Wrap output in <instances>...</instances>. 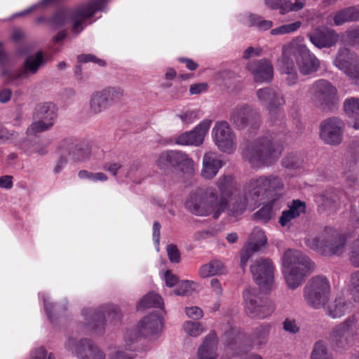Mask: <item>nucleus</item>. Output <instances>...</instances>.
Listing matches in <instances>:
<instances>
[{
  "instance_id": "obj_34",
  "label": "nucleus",
  "mask_w": 359,
  "mask_h": 359,
  "mask_svg": "<svg viewBox=\"0 0 359 359\" xmlns=\"http://www.w3.org/2000/svg\"><path fill=\"white\" fill-rule=\"evenodd\" d=\"M256 206L255 204L250 201V199L243 193V196H238L237 198L231 203L229 204L227 199L228 215L234 217L241 215L247 208L253 209Z\"/></svg>"
},
{
  "instance_id": "obj_15",
  "label": "nucleus",
  "mask_w": 359,
  "mask_h": 359,
  "mask_svg": "<svg viewBox=\"0 0 359 359\" xmlns=\"http://www.w3.org/2000/svg\"><path fill=\"white\" fill-rule=\"evenodd\" d=\"M330 285L327 279L323 276H315L306 284L304 289V297L308 304L314 309L325 305L329 298Z\"/></svg>"
},
{
  "instance_id": "obj_52",
  "label": "nucleus",
  "mask_w": 359,
  "mask_h": 359,
  "mask_svg": "<svg viewBox=\"0 0 359 359\" xmlns=\"http://www.w3.org/2000/svg\"><path fill=\"white\" fill-rule=\"evenodd\" d=\"M140 174L139 166L137 163L125 165L123 170H122V177L129 179L133 182L140 183V180L137 179V176Z\"/></svg>"
},
{
  "instance_id": "obj_10",
  "label": "nucleus",
  "mask_w": 359,
  "mask_h": 359,
  "mask_svg": "<svg viewBox=\"0 0 359 359\" xmlns=\"http://www.w3.org/2000/svg\"><path fill=\"white\" fill-rule=\"evenodd\" d=\"M283 188V182L276 175L259 176L251 179L245 186L243 193L257 205L259 197L263 198L276 196Z\"/></svg>"
},
{
  "instance_id": "obj_41",
  "label": "nucleus",
  "mask_w": 359,
  "mask_h": 359,
  "mask_svg": "<svg viewBox=\"0 0 359 359\" xmlns=\"http://www.w3.org/2000/svg\"><path fill=\"white\" fill-rule=\"evenodd\" d=\"M123 347L109 346L107 349V359H134L135 354L133 353L135 350L132 343V349L130 350L124 341Z\"/></svg>"
},
{
  "instance_id": "obj_57",
  "label": "nucleus",
  "mask_w": 359,
  "mask_h": 359,
  "mask_svg": "<svg viewBox=\"0 0 359 359\" xmlns=\"http://www.w3.org/2000/svg\"><path fill=\"white\" fill-rule=\"evenodd\" d=\"M124 165V164L119 161H112L106 163L103 165V169L111 173L113 176L119 175V176L122 177V170H123Z\"/></svg>"
},
{
  "instance_id": "obj_14",
  "label": "nucleus",
  "mask_w": 359,
  "mask_h": 359,
  "mask_svg": "<svg viewBox=\"0 0 359 359\" xmlns=\"http://www.w3.org/2000/svg\"><path fill=\"white\" fill-rule=\"evenodd\" d=\"M65 349L79 359H105L107 354L91 339L67 335Z\"/></svg>"
},
{
  "instance_id": "obj_7",
  "label": "nucleus",
  "mask_w": 359,
  "mask_h": 359,
  "mask_svg": "<svg viewBox=\"0 0 359 359\" xmlns=\"http://www.w3.org/2000/svg\"><path fill=\"white\" fill-rule=\"evenodd\" d=\"M282 54L296 61L299 72L304 75H308L316 72L320 66V62L304 43L302 36L294 38L290 42L282 47Z\"/></svg>"
},
{
  "instance_id": "obj_4",
  "label": "nucleus",
  "mask_w": 359,
  "mask_h": 359,
  "mask_svg": "<svg viewBox=\"0 0 359 359\" xmlns=\"http://www.w3.org/2000/svg\"><path fill=\"white\" fill-rule=\"evenodd\" d=\"M281 261L283 276L287 287L292 290L298 287L313 269L310 259L297 250H287Z\"/></svg>"
},
{
  "instance_id": "obj_62",
  "label": "nucleus",
  "mask_w": 359,
  "mask_h": 359,
  "mask_svg": "<svg viewBox=\"0 0 359 359\" xmlns=\"http://www.w3.org/2000/svg\"><path fill=\"white\" fill-rule=\"evenodd\" d=\"M22 148L27 154L37 153L38 154L42 156L46 153L45 147L36 143L31 144V145L28 147V143L25 142L23 143Z\"/></svg>"
},
{
  "instance_id": "obj_43",
  "label": "nucleus",
  "mask_w": 359,
  "mask_h": 359,
  "mask_svg": "<svg viewBox=\"0 0 359 359\" xmlns=\"http://www.w3.org/2000/svg\"><path fill=\"white\" fill-rule=\"evenodd\" d=\"M243 337L241 340H236L234 337V350L241 353V355H236L235 357H240L241 359H262V357L258 354H247L248 352L252 348V345L245 344V335L241 331Z\"/></svg>"
},
{
  "instance_id": "obj_12",
  "label": "nucleus",
  "mask_w": 359,
  "mask_h": 359,
  "mask_svg": "<svg viewBox=\"0 0 359 359\" xmlns=\"http://www.w3.org/2000/svg\"><path fill=\"white\" fill-rule=\"evenodd\" d=\"M245 310L252 318L264 319L270 316L275 310L273 302L262 295L256 288L248 287L243 293Z\"/></svg>"
},
{
  "instance_id": "obj_35",
  "label": "nucleus",
  "mask_w": 359,
  "mask_h": 359,
  "mask_svg": "<svg viewBox=\"0 0 359 359\" xmlns=\"http://www.w3.org/2000/svg\"><path fill=\"white\" fill-rule=\"evenodd\" d=\"M239 20L249 27H255L259 31H266L273 27V22L264 20L261 15L246 13L240 16Z\"/></svg>"
},
{
  "instance_id": "obj_29",
  "label": "nucleus",
  "mask_w": 359,
  "mask_h": 359,
  "mask_svg": "<svg viewBox=\"0 0 359 359\" xmlns=\"http://www.w3.org/2000/svg\"><path fill=\"white\" fill-rule=\"evenodd\" d=\"M359 20V8L349 7L327 17V23L330 25L340 26L346 22Z\"/></svg>"
},
{
  "instance_id": "obj_19",
  "label": "nucleus",
  "mask_w": 359,
  "mask_h": 359,
  "mask_svg": "<svg viewBox=\"0 0 359 359\" xmlns=\"http://www.w3.org/2000/svg\"><path fill=\"white\" fill-rule=\"evenodd\" d=\"M333 65L359 86V56L346 48H340L333 60Z\"/></svg>"
},
{
  "instance_id": "obj_3",
  "label": "nucleus",
  "mask_w": 359,
  "mask_h": 359,
  "mask_svg": "<svg viewBox=\"0 0 359 359\" xmlns=\"http://www.w3.org/2000/svg\"><path fill=\"white\" fill-rule=\"evenodd\" d=\"M234 336L236 340H241L243 337V334L238 327L229 325V329L225 330L223 335L224 340V352L219 355V338L216 332L211 330L205 336L198 347L196 351L198 359H231L236 355H241L240 352L234 350Z\"/></svg>"
},
{
  "instance_id": "obj_61",
  "label": "nucleus",
  "mask_w": 359,
  "mask_h": 359,
  "mask_svg": "<svg viewBox=\"0 0 359 359\" xmlns=\"http://www.w3.org/2000/svg\"><path fill=\"white\" fill-rule=\"evenodd\" d=\"M77 61L79 63H88L93 62L99 66H104L105 62L102 60L97 58L93 54H81L77 56Z\"/></svg>"
},
{
  "instance_id": "obj_6",
  "label": "nucleus",
  "mask_w": 359,
  "mask_h": 359,
  "mask_svg": "<svg viewBox=\"0 0 359 359\" xmlns=\"http://www.w3.org/2000/svg\"><path fill=\"white\" fill-rule=\"evenodd\" d=\"M281 152L280 144L268 137H260L248 145L245 157L253 168H260L273 164Z\"/></svg>"
},
{
  "instance_id": "obj_49",
  "label": "nucleus",
  "mask_w": 359,
  "mask_h": 359,
  "mask_svg": "<svg viewBox=\"0 0 359 359\" xmlns=\"http://www.w3.org/2000/svg\"><path fill=\"white\" fill-rule=\"evenodd\" d=\"M273 203L274 202L272 201L255 212L254 213L255 219L263 223H267L271 219L273 214Z\"/></svg>"
},
{
  "instance_id": "obj_17",
  "label": "nucleus",
  "mask_w": 359,
  "mask_h": 359,
  "mask_svg": "<svg viewBox=\"0 0 359 359\" xmlns=\"http://www.w3.org/2000/svg\"><path fill=\"white\" fill-rule=\"evenodd\" d=\"M36 117L38 120L33 122L27 130L29 136L50 129L56 122L57 108L50 102L39 104L36 107Z\"/></svg>"
},
{
  "instance_id": "obj_31",
  "label": "nucleus",
  "mask_w": 359,
  "mask_h": 359,
  "mask_svg": "<svg viewBox=\"0 0 359 359\" xmlns=\"http://www.w3.org/2000/svg\"><path fill=\"white\" fill-rule=\"evenodd\" d=\"M306 205L299 200H294L289 205L287 210H284L279 219V223L283 227L290 226L292 219L298 217L304 212Z\"/></svg>"
},
{
  "instance_id": "obj_46",
  "label": "nucleus",
  "mask_w": 359,
  "mask_h": 359,
  "mask_svg": "<svg viewBox=\"0 0 359 359\" xmlns=\"http://www.w3.org/2000/svg\"><path fill=\"white\" fill-rule=\"evenodd\" d=\"M337 195L332 191H326L316 197V202L322 210L332 208L337 203Z\"/></svg>"
},
{
  "instance_id": "obj_9",
  "label": "nucleus",
  "mask_w": 359,
  "mask_h": 359,
  "mask_svg": "<svg viewBox=\"0 0 359 359\" xmlns=\"http://www.w3.org/2000/svg\"><path fill=\"white\" fill-rule=\"evenodd\" d=\"M7 60L8 57L6 53L0 51V64L3 67L1 76L8 83H15L18 79L25 78L36 74L41 67L52 60V55L42 50H39L28 55L19 73H14L4 67L6 65Z\"/></svg>"
},
{
  "instance_id": "obj_54",
  "label": "nucleus",
  "mask_w": 359,
  "mask_h": 359,
  "mask_svg": "<svg viewBox=\"0 0 359 359\" xmlns=\"http://www.w3.org/2000/svg\"><path fill=\"white\" fill-rule=\"evenodd\" d=\"M265 6L271 10H278L280 14L288 13L289 0H264Z\"/></svg>"
},
{
  "instance_id": "obj_39",
  "label": "nucleus",
  "mask_w": 359,
  "mask_h": 359,
  "mask_svg": "<svg viewBox=\"0 0 359 359\" xmlns=\"http://www.w3.org/2000/svg\"><path fill=\"white\" fill-rule=\"evenodd\" d=\"M267 243V238L265 235L264 231L258 228L255 227L247 242V249L252 252H258Z\"/></svg>"
},
{
  "instance_id": "obj_32",
  "label": "nucleus",
  "mask_w": 359,
  "mask_h": 359,
  "mask_svg": "<svg viewBox=\"0 0 359 359\" xmlns=\"http://www.w3.org/2000/svg\"><path fill=\"white\" fill-rule=\"evenodd\" d=\"M39 297L43 302V308L45 313L53 325H57V319L60 318V315L65 312L66 307H60L57 304L53 305L50 302L49 294L46 292H39Z\"/></svg>"
},
{
  "instance_id": "obj_56",
  "label": "nucleus",
  "mask_w": 359,
  "mask_h": 359,
  "mask_svg": "<svg viewBox=\"0 0 359 359\" xmlns=\"http://www.w3.org/2000/svg\"><path fill=\"white\" fill-rule=\"evenodd\" d=\"M29 359H55L53 353H48L43 346L33 348L29 355Z\"/></svg>"
},
{
  "instance_id": "obj_24",
  "label": "nucleus",
  "mask_w": 359,
  "mask_h": 359,
  "mask_svg": "<svg viewBox=\"0 0 359 359\" xmlns=\"http://www.w3.org/2000/svg\"><path fill=\"white\" fill-rule=\"evenodd\" d=\"M311 98L320 105H328L333 102L337 89L327 81L320 79L316 81L309 92Z\"/></svg>"
},
{
  "instance_id": "obj_42",
  "label": "nucleus",
  "mask_w": 359,
  "mask_h": 359,
  "mask_svg": "<svg viewBox=\"0 0 359 359\" xmlns=\"http://www.w3.org/2000/svg\"><path fill=\"white\" fill-rule=\"evenodd\" d=\"M164 306L162 297L157 293L151 292L144 295L137 305L138 311L151 307L163 308Z\"/></svg>"
},
{
  "instance_id": "obj_47",
  "label": "nucleus",
  "mask_w": 359,
  "mask_h": 359,
  "mask_svg": "<svg viewBox=\"0 0 359 359\" xmlns=\"http://www.w3.org/2000/svg\"><path fill=\"white\" fill-rule=\"evenodd\" d=\"M175 117L181 121L184 126H189L200 118L199 112L195 109H184L177 113Z\"/></svg>"
},
{
  "instance_id": "obj_26",
  "label": "nucleus",
  "mask_w": 359,
  "mask_h": 359,
  "mask_svg": "<svg viewBox=\"0 0 359 359\" xmlns=\"http://www.w3.org/2000/svg\"><path fill=\"white\" fill-rule=\"evenodd\" d=\"M308 36L310 41L319 48H330L335 45L339 38L334 29L325 27L315 28Z\"/></svg>"
},
{
  "instance_id": "obj_13",
  "label": "nucleus",
  "mask_w": 359,
  "mask_h": 359,
  "mask_svg": "<svg viewBox=\"0 0 359 359\" xmlns=\"http://www.w3.org/2000/svg\"><path fill=\"white\" fill-rule=\"evenodd\" d=\"M346 238L339 236L331 229H325L320 236L308 238L306 245L319 253L327 256L339 253L342 251Z\"/></svg>"
},
{
  "instance_id": "obj_38",
  "label": "nucleus",
  "mask_w": 359,
  "mask_h": 359,
  "mask_svg": "<svg viewBox=\"0 0 359 359\" xmlns=\"http://www.w3.org/2000/svg\"><path fill=\"white\" fill-rule=\"evenodd\" d=\"M225 273L223 263L218 259H212L203 264L198 269V275L202 278L222 275Z\"/></svg>"
},
{
  "instance_id": "obj_63",
  "label": "nucleus",
  "mask_w": 359,
  "mask_h": 359,
  "mask_svg": "<svg viewBox=\"0 0 359 359\" xmlns=\"http://www.w3.org/2000/svg\"><path fill=\"white\" fill-rule=\"evenodd\" d=\"M163 280L165 285L169 287L177 285V284L180 282L178 281L177 277L174 275L170 270H166L163 272Z\"/></svg>"
},
{
  "instance_id": "obj_55",
  "label": "nucleus",
  "mask_w": 359,
  "mask_h": 359,
  "mask_svg": "<svg viewBox=\"0 0 359 359\" xmlns=\"http://www.w3.org/2000/svg\"><path fill=\"white\" fill-rule=\"evenodd\" d=\"M194 285L193 281L182 280L180 281L176 288L174 290L173 293L178 296L188 295L191 293L193 290L192 286Z\"/></svg>"
},
{
  "instance_id": "obj_2",
  "label": "nucleus",
  "mask_w": 359,
  "mask_h": 359,
  "mask_svg": "<svg viewBox=\"0 0 359 359\" xmlns=\"http://www.w3.org/2000/svg\"><path fill=\"white\" fill-rule=\"evenodd\" d=\"M112 0H87L74 8L58 10L51 19L47 20L41 16L36 19L37 23L47 22L53 29H59L68 22H72V32L78 35L86 26V22L98 13L107 12L108 5Z\"/></svg>"
},
{
  "instance_id": "obj_40",
  "label": "nucleus",
  "mask_w": 359,
  "mask_h": 359,
  "mask_svg": "<svg viewBox=\"0 0 359 359\" xmlns=\"http://www.w3.org/2000/svg\"><path fill=\"white\" fill-rule=\"evenodd\" d=\"M270 330L269 324H262L256 327L250 335L251 344L250 345L259 348L265 344L268 340Z\"/></svg>"
},
{
  "instance_id": "obj_8",
  "label": "nucleus",
  "mask_w": 359,
  "mask_h": 359,
  "mask_svg": "<svg viewBox=\"0 0 359 359\" xmlns=\"http://www.w3.org/2000/svg\"><path fill=\"white\" fill-rule=\"evenodd\" d=\"M358 336L359 319L352 315L332 329L329 340L335 351L342 352L352 348Z\"/></svg>"
},
{
  "instance_id": "obj_23",
  "label": "nucleus",
  "mask_w": 359,
  "mask_h": 359,
  "mask_svg": "<svg viewBox=\"0 0 359 359\" xmlns=\"http://www.w3.org/2000/svg\"><path fill=\"white\" fill-rule=\"evenodd\" d=\"M211 125L210 119H203L191 130L184 132L177 136L175 142L182 146L198 147L203 143Z\"/></svg>"
},
{
  "instance_id": "obj_25",
  "label": "nucleus",
  "mask_w": 359,
  "mask_h": 359,
  "mask_svg": "<svg viewBox=\"0 0 359 359\" xmlns=\"http://www.w3.org/2000/svg\"><path fill=\"white\" fill-rule=\"evenodd\" d=\"M255 82L269 83L273 77V67L270 60L264 58L250 61L246 66Z\"/></svg>"
},
{
  "instance_id": "obj_30",
  "label": "nucleus",
  "mask_w": 359,
  "mask_h": 359,
  "mask_svg": "<svg viewBox=\"0 0 359 359\" xmlns=\"http://www.w3.org/2000/svg\"><path fill=\"white\" fill-rule=\"evenodd\" d=\"M69 159L76 162H84L90 158L97 159L92 149L85 144H72L67 149Z\"/></svg>"
},
{
  "instance_id": "obj_5",
  "label": "nucleus",
  "mask_w": 359,
  "mask_h": 359,
  "mask_svg": "<svg viewBox=\"0 0 359 359\" xmlns=\"http://www.w3.org/2000/svg\"><path fill=\"white\" fill-rule=\"evenodd\" d=\"M83 321L79 324V328L85 333L101 335L104 332L106 317L111 318L114 324L119 321L121 314L117 306L106 304L99 307L84 308L81 311Z\"/></svg>"
},
{
  "instance_id": "obj_18",
  "label": "nucleus",
  "mask_w": 359,
  "mask_h": 359,
  "mask_svg": "<svg viewBox=\"0 0 359 359\" xmlns=\"http://www.w3.org/2000/svg\"><path fill=\"white\" fill-rule=\"evenodd\" d=\"M256 95L260 104L267 107L271 123H276V120H273V118H277V121L282 123L283 114L280 107L285 103L283 96L275 89L269 87L258 89Z\"/></svg>"
},
{
  "instance_id": "obj_59",
  "label": "nucleus",
  "mask_w": 359,
  "mask_h": 359,
  "mask_svg": "<svg viewBox=\"0 0 359 359\" xmlns=\"http://www.w3.org/2000/svg\"><path fill=\"white\" fill-rule=\"evenodd\" d=\"M344 40L348 43L355 46L359 44V26L348 29L344 35Z\"/></svg>"
},
{
  "instance_id": "obj_64",
  "label": "nucleus",
  "mask_w": 359,
  "mask_h": 359,
  "mask_svg": "<svg viewBox=\"0 0 359 359\" xmlns=\"http://www.w3.org/2000/svg\"><path fill=\"white\" fill-rule=\"evenodd\" d=\"M186 314L189 318L198 320L203 317V312L202 309L198 306H191L186 308Z\"/></svg>"
},
{
  "instance_id": "obj_27",
  "label": "nucleus",
  "mask_w": 359,
  "mask_h": 359,
  "mask_svg": "<svg viewBox=\"0 0 359 359\" xmlns=\"http://www.w3.org/2000/svg\"><path fill=\"white\" fill-rule=\"evenodd\" d=\"M354 305L350 300L338 297L325 306V313L332 319L340 318L353 311Z\"/></svg>"
},
{
  "instance_id": "obj_50",
  "label": "nucleus",
  "mask_w": 359,
  "mask_h": 359,
  "mask_svg": "<svg viewBox=\"0 0 359 359\" xmlns=\"http://www.w3.org/2000/svg\"><path fill=\"white\" fill-rule=\"evenodd\" d=\"M302 26L300 21H296L290 24L283 25L278 27L271 29L270 34L273 36L291 34L297 31Z\"/></svg>"
},
{
  "instance_id": "obj_20",
  "label": "nucleus",
  "mask_w": 359,
  "mask_h": 359,
  "mask_svg": "<svg viewBox=\"0 0 359 359\" xmlns=\"http://www.w3.org/2000/svg\"><path fill=\"white\" fill-rule=\"evenodd\" d=\"M255 282L264 290H271L274 283L275 266L269 258H259L250 266Z\"/></svg>"
},
{
  "instance_id": "obj_45",
  "label": "nucleus",
  "mask_w": 359,
  "mask_h": 359,
  "mask_svg": "<svg viewBox=\"0 0 359 359\" xmlns=\"http://www.w3.org/2000/svg\"><path fill=\"white\" fill-rule=\"evenodd\" d=\"M310 358L311 359H333V355L328 351L326 344L319 340L314 344Z\"/></svg>"
},
{
  "instance_id": "obj_53",
  "label": "nucleus",
  "mask_w": 359,
  "mask_h": 359,
  "mask_svg": "<svg viewBox=\"0 0 359 359\" xmlns=\"http://www.w3.org/2000/svg\"><path fill=\"white\" fill-rule=\"evenodd\" d=\"M78 175L80 179H86L93 182H105L108 180V177L104 172H91L86 170H80Z\"/></svg>"
},
{
  "instance_id": "obj_11",
  "label": "nucleus",
  "mask_w": 359,
  "mask_h": 359,
  "mask_svg": "<svg viewBox=\"0 0 359 359\" xmlns=\"http://www.w3.org/2000/svg\"><path fill=\"white\" fill-rule=\"evenodd\" d=\"M163 327L161 317L156 313H150L143 318L135 329H128L126 331L123 338L126 346L131 350L132 343H135L140 337L151 341L158 339L161 334Z\"/></svg>"
},
{
  "instance_id": "obj_21",
  "label": "nucleus",
  "mask_w": 359,
  "mask_h": 359,
  "mask_svg": "<svg viewBox=\"0 0 359 359\" xmlns=\"http://www.w3.org/2000/svg\"><path fill=\"white\" fill-rule=\"evenodd\" d=\"M212 136L215 145L221 151L231 154L236 150V136L226 121H217L212 128Z\"/></svg>"
},
{
  "instance_id": "obj_48",
  "label": "nucleus",
  "mask_w": 359,
  "mask_h": 359,
  "mask_svg": "<svg viewBox=\"0 0 359 359\" xmlns=\"http://www.w3.org/2000/svg\"><path fill=\"white\" fill-rule=\"evenodd\" d=\"M108 103L111 107L113 104L121 100L124 96V90L118 86L109 87L102 90Z\"/></svg>"
},
{
  "instance_id": "obj_44",
  "label": "nucleus",
  "mask_w": 359,
  "mask_h": 359,
  "mask_svg": "<svg viewBox=\"0 0 359 359\" xmlns=\"http://www.w3.org/2000/svg\"><path fill=\"white\" fill-rule=\"evenodd\" d=\"M345 114L354 121H359V97H351L344 102Z\"/></svg>"
},
{
  "instance_id": "obj_37",
  "label": "nucleus",
  "mask_w": 359,
  "mask_h": 359,
  "mask_svg": "<svg viewBox=\"0 0 359 359\" xmlns=\"http://www.w3.org/2000/svg\"><path fill=\"white\" fill-rule=\"evenodd\" d=\"M110 107L102 90L93 92L89 100V109L93 114H98Z\"/></svg>"
},
{
  "instance_id": "obj_58",
  "label": "nucleus",
  "mask_w": 359,
  "mask_h": 359,
  "mask_svg": "<svg viewBox=\"0 0 359 359\" xmlns=\"http://www.w3.org/2000/svg\"><path fill=\"white\" fill-rule=\"evenodd\" d=\"M302 163V160L297 154H290L283 160V165L288 169L299 168Z\"/></svg>"
},
{
  "instance_id": "obj_36",
  "label": "nucleus",
  "mask_w": 359,
  "mask_h": 359,
  "mask_svg": "<svg viewBox=\"0 0 359 359\" xmlns=\"http://www.w3.org/2000/svg\"><path fill=\"white\" fill-rule=\"evenodd\" d=\"M169 153L172 167L181 165L183 172L188 174L194 172V162L187 154L176 150H169Z\"/></svg>"
},
{
  "instance_id": "obj_22",
  "label": "nucleus",
  "mask_w": 359,
  "mask_h": 359,
  "mask_svg": "<svg viewBox=\"0 0 359 359\" xmlns=\"http://www.w3.org/2000/svg\"><path fill=\"white\" fill-rule=\"evenodd\" d=\"M344 123L337 117L324 120L320 126V137L327 144L337 146L343 140Z\"/></svg>"
},
{
  "instance_id": "obj_51",
  "label": "nucleus",
  "mask_w": 359,
  "mask_h": 359,
  "mask_svg": "<svg viewBox=\"0 0 359 359\" xmlns=\"http://www.w3.org/2000/svg\"><path fill=\"white\" fill-rule=\"evenodd\" d=\"M183 329L189 336L192 337H197L204 332V328L200 323L190 320L184 323Z\"/></svg>"
},
{
  "instance_id": "obj_28",
  "label": "nucleus",
  "mask_w": 359,
  "mask_h": 359,
  "mask_svg": "<svg viewBox=\"0 0 359 359\" xmlns=\"http://www.w3.org/2000/svg\"><path fill=\"white\" fill-rule=\"evenodd\" d=\"M223 165L217 153L212 151L205 153L203 157L202 177L206 180L214 178Z\"/></svg>"
},
{
  "instance_id": "obj_16",
  "label": "nucleus",
  "mask_w": 359,
  "mask_h": 359,
  "mask_svg": "<svg viewBox=\"0 0 359 359\" xmlns=\"http://www.w3.org/2000/svg\"><path fill=\"white\" fill-rule=\"evenodd\" d=\"M229 120L238 130L248 129L250 134L259 128L260 116L248 104H239L230 111Z\"/></svg>"
},
{
  "instance_id": "obj_33",
  "label": "nucleus",
  "mask_w": 359,
  "mask_h": 359,
  "mask_svg": "<svg viewBox=\"0 0 359 359\" xmlns=\"http://www.w3.org/2000/svg\"><path fill=\"white\" fill-rule=\"evenodd\" d=\"M278 69L282 74H287L285 81L288 86H293L297 83L298 75L293 58H289L283 56L278 62Z\"/></svg>"
},
{
  "instance_id": "obj_60",
  "label": "nucleus",
  "mask_w": 359,
  "mask_h": 359,
  "mask_svg": "<svg viewBox=\"0 0 359 359\" xmlns=\"http://www.w3.org/2000/svg\"><path fill=\"white\" fill-rule=\"evenodd\" d=\"M170 156L169 150L160 154L156 161V164L161 170H165L169 169L170 167H172L171 160H170Z\"/></svg>"
},
{
  "instance_id": "obj_1",
  "label": "nucleus",
  "mask_w": 359,
  "mask_h": 359,
  "mask_svg": "<svg viewBox=\"0 0 359 359\" xmlns=\"http://www.w3.org/2000/svg\"><path fill=\"white\" fill-rule=\"evenodd\" d=\"M219 196L215 188H198L192 191L185 202L186 209L198 217L212 216L218 219L227 208V198L236 187L234 178L224 175L216 182Z\"/></svg>"
}]
</instances>
